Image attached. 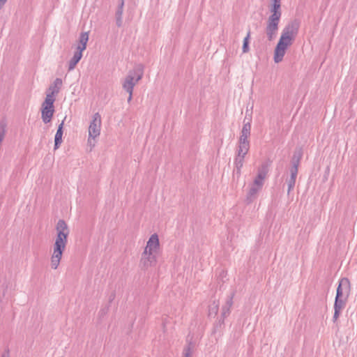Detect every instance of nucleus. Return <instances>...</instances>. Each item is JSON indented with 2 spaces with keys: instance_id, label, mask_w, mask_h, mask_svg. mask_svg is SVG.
Segmentation results:
<instances>
[{
  "instance_id": "obj_29",
  "label": "nucleus",
  "mask_w": 357,
  "mask_h": 357,
  "mask_svg": "<svg viewBox=\"0 0 357 357\" xmlns=\"http://www.w3.org/2000/svg\"><path fill=\"white\" fill-rule=\"evenodd\" d=\"M272 4H281V0H271Z\"/></svg>"
},
{
  "instance_id": "obj_16",
  "label": "nucleus",
  "mask_w": 357,
  "mask_h": 357,
  "mask_svg": "<svg viewBox=\"0 0 357 357\" xmlns=\"http://www.w3.org/2000/svg\"><path fill=\"white\" fill-rule=\"evenodd\" d=\"M261 190V188L252 185L250 190L248 191L246 197V201L248 204L252 202L257 197V193Z\"/></svg>"
},
{
  "instance_id": "obj_11",
  "label": "nucleus",
  "mask_w": 357,
  "mask_h": 357,
  "mask_svg": "<svg viewBox=\"0 0 357 357\" xmlns=\"http://www.w3.org/2000/svg\"><path fill=\"white\" fill-rule=\"evenodd\" d=\"M160 248V242L158 236L156 234H153L151 236L149 241H147L146 246L145 247V252H157Z\"/></svg>"
},
{
  "instance_id": "obj_15",
  "label": "nucleus",
  "mask_w": 357,
  "mask_h": 357,
  "mask_svg": "<svg viewBox=\"0 0 357 357\" xmlns=\"http://www.w3.org/2000/svg\"><path fill=\"white\" fill-rule=\"evenodd\" d=\"M123 6H124V0H121L119 3L117 10L115 13L116 17V24L118 27H121L122 26V15L123 12Z\"/></svg>"
},
{
  "instance_id": "obj_9",
  "label": "nucleus",
  "mask_w": 357,
  "mask_h": 357,
  "mask_svg": "<svg viewBox=\"0 0 357 357\" xmlns=\"http://www.w3.org/2000/svg\"><path fill=\"white\" fill-rule=\"evenodd\" d=\"M280 20V19H273V17H268L265 32L269 41H272L275 38L278 31Z\"/></svg>"
},
{
  "instance_id": "obj_19",
  "label": "nucleus",
  "mask_w": 357,
  "mask_h": 357,
  "mask_svg": "<svg viewBox=\"0 0 357 357\" xmlns=\"http://www.w3.org/2000/svg\"><path fill=\"white\" fill-rule=\"evenodd\" d=\"M244 157L236 155L234 159V165L236 174L239 176L241 173V168L243 166Z\"/></svg>"
},
{
  "instance_id": "obj_6",
  "label": "nucleus",
  "mask_w": 357,
  "mask_h": 357,
  "mask_svg": "<svg viewBox=\"0 0 357 357\" xmlns=\"http://www.w3.org/2000/svg\"><path fill=\"white\" fill-rule=\"evenodd\" d=\"M55 98H52L50 95H46V98L41 108V117L45 123H50L54 113V102Z\"/></svg>"
},
{
  "instance_id": "obj_27",
  "label": "nucleus",
  "mask_w": 357,
  "mask_h": 357,
  "mask_svg": "<svg viewBox=\"0 0 357 357\" xmlns=\"http://www.w3.org/2000/svg\"><path fill=\"white\" fill-rule=\"evenodd\" d=\"M250 130H251V124H250V122L248 121L247 123H245L244 121V123H243V128L241 130H244V131H250Z\"/></svg>"
},
{
  "instance_id": "obj_10",
  "label": "nucleus",
  "mask_w": 357,
  "mask_h": 357,
  "mask_svg": "<svg viewBox=\"0 0 357 357\" xmlns=\"http://www.w3.org/2000/svg\"><path fill=\"white\" fill-rule=\"evenodd\" d=\"M157 252H147L144 250L140 259V266L142 269H148L149 267L155 266L157 263Z\"/></svg>"
},
{
  "instance_id": "obj_12",
  "label": "nucleus",
  "mask_w": 357,
  "mask_h": 357,
  "mask_svg": "<svg viewBox=\"0 0 357 357\" xmlns=\"http://www.w3.org/2000/svg\"><path fill=\"white\" fill-rule=\"evenodd\" d=\"M234 296V293L231 294V295L227 298L225 304L222 307V323H224V319L230 314V310L233 305Z\"/></svg>"
},
{
  "instance_id": "obj_23",
  "label": "nucleus",
  "mask_w": 357,
  "mask_h": 357,
  "mask_svg": "<svg viewBox=\"0 0 357 357\" xmlns=\"http://www.w3.org/2000/svg\"><path fill=\"white\" fill-rule=\"evenodd\" d=\"M250 38V31L249 30L247 36L243 39V43L242 47V51L243 53H247L250 51L249 48V40Z\"/></svg>"
},
{
  "instance_id": "obj_18",
  "label": "nucleus",
  "mask_w": 357,
  "mask_h": 357,
  "mask_svg": "<svg viewBox=\"0 0 357 357\" xmlns=\"http://www.w3.org/2000/svg\"><path fill=\"white\" fill-rule=\"evenodd\" d=\"M250 149V143H245L239 142H238V146L237 149V155L238 156L244 157L248 153V151Z\"/></svg>"
},
{
  "instance_id": "obj_22",
  "label": "nucleus",
  "mask_w": 357,
  "mask_h": 357,
  "mask_svg": "<svg viewBox=\"0 0 357 357\" xmlns=\"http://www.w3.org/2000/svg\"><path fill=\"white\" fill-rule=\"evenodd\" d=\"M195 345L192 342H188L183 350V357H192Z\"/></svg>"
},
{
  "instance_id": "obj_1",
  "label": "nucleus",
  "mask_w": 357,
  "mask_h": 357,
  "mask_svg": "<svg viewBox=\"0 0 357 357\" xmlns=\"http://www.w3.org/2000/svg\"><path fill=\"white\" fill-rule=\"evenodd\" d=\"M300 27V21L293 20L283 29L280 38L274 50V61L276 63L283 60L286 51L295 40Z\"/></svg>"
},
{
  "instance_id": "obj_7",
  "label": "nucleus",
  "mask_w": 357,
  "mask_h": 357,
  "mask_svg": "<svg viewBox=\"0 0 357 357\" xmlns=\"http://www.w3.org/2000/svg\"><path fill=\"white\" fill-rule=\"evenodd\" d=\"M271 165V160H267L263 162L257 170V175L254 179L253 183L252 185L257 186L262 189L264 185V180L267 176V174L269 171V167Z\"/></svg>"
},
{
  "instance_id": "obj_5",
  "label": "nucleus",
  "mask_w": 357,
  "mask_h": 357,
  "mask_svg": "<svg viewBox=\"0 0 357 357\" xmlns=\"http://www.w3.org/2000/svg\"><path fill=\"white\" fill-rule=\"evenodd\" d=\"M89 40V33L82 32L81 33L79 38V43L76 47V51L74 53L73 56L70 59L68 63V70H73L78 62L82 57V52L86 48V44Z\"/></svg>"
},
{
  "instance_id": "obj_20",
  "label": "nucleus",
  "mask_w": 357,
  "mask_h": 357,
  "mask_svg": "<svg viewBox=\"0 0 357 357\" xmlns=\"http://www.w3.org/2000/svg\"><path fill=\"white\" fill-rule=\"evenodd\" d=\"M298 174L290 172V178L287 179V183L288 185L287 195H289L290 192L294 188L296 184V179Z\"/></svg>"
},
{
  "instance_id": "obj_30",
  "label": "nucleus",
  "mask_w": 357,
  "mask_h": 357,
  "mask_svg": "<svg viewBox=\"0 0 357 357\" xmlns=\"http://www.w3.org/2000/svg\"><path fill=\"white\" fill-rule=\"evenodd\" d=\"M1 357H10L9 351H5L1 354Z\"/></svg>"
},
{
  "instance_id": "obj_17",
  "label": "nucleus",
  "mask_w": 357,
  "mask_h": 357,
  "mask_svg": "<svg viewBox=\"0 0 357 357\" xmlns=\"http://www.w3.org/2000/svg\"><path fill=\"white\" fill-rule=\"evenodd\" d=\"M270 11L271 13L269 17H273V19H280L282 15L281 11V4H271L270 8Z\"/></svg>"
},
{
  "instance_id": "obj_21",
  "label": "nucleus",
  "mask_w": 357,
  "mask_h": 357,
  "mask_svg": "<svg viewBox=\"0 0 357 357\" xmlns=\"http://www.w3.org/2000/svg\"><path fill=\"white\" fill-rule=\"evenodd\" d=\"M219 310V301H214L208 306V317H215Z\"/></svg>"
},
{
  "instance_id": "obj_26",
  "label": "nucleus",
  "mask_w": 357,
  "mask_h": 357,
  "mask_svg": "<svg viewBox=\"0 0 357 357\" xmlns=\"http://www.w3.org/2000/svg\"><path fill=\"white\" fill-rule=\"evenodd\" d=\"M302 156H303L302 149L299 148V149H296V151H294V155L292 156V158L301 160Z\"/></svg>"
},
{
  "instance_id": "obj_2",
  "label": "nucleus",
  "mask_w": 357,
  "mask_h": 357,
  "mask_svg": "<svg viewBox=\"0 0 357 357\" xmlns=\"http://www.w3.org/2000/svg\"><path fill=\"white\" fill-rule=\"evenodd\" d=\"M57 235L54 243V251L51 257V268L56 269L59 266L63 252L66 249L68 242L67 238L70 231L66 222L63 220H59L56 226Z\"/></svg>"
},
{
  "instance_id": "obj_13",
  "label": "nucleus",
  "mask_w": 357,
  "mask_h": 357,
  "mask_svg": "<svg viewBox=\"0 0 357 357\" xmlns=\"http://www.w3.org/2000/svg\"><path fill=\"white\" fill-rule=\"evenodd\" d=\"M62 84V79L61 78H56L54 82L50 86L47 95H50L52 98H54V96L59 93Z\"/></svg>"
},
{
  "instance_id": "obj_8",
  "label": "nucleus",
  "mask_w": 357,
  "mask_h": 357,
  "mask_svg": "<svg viewBox=\"0 0 357 357\" xmlns=\"http://www.w3.org/2000/svg\"><path fill=\"white\" fill-rule=\"evenodd\" d=\"M101 116L98 112L93 116V119L89 127V142L91 143V139H95L100 134Z\"/></svg>"
},
{
  "instance_id": "obj_24",
  "label": "nucleus",
  "mask_w": 357,
  "mask_h": 357,
  "mask_svg": "<svg viewBox=\"0 0 357 357\" xmlns=\"http://www.w3.org/2000/svg\"><path fill=\"white\" fill-rule=\"evenodd\" d=\"M250 131L241 130V136H240L238 142H243V144H245V143H250V142L248 140V137H250Z\"/></svg>"
},
{
  "instance_id": "obj_25",
  "label": "nucleus",
  "mask_w": 357,
  "mask_h": 357,
  "mask_svg": "<svg viewBox=\"0 0 357 357\" xmlns=\"http://www.w3.org/2000/svg\"><path fill=\"white\" fill-rule=\"evenodd\" d=\"M301 160L298 159H291V167L290 169V172H294L295 174H298V166L300 165Z\"/></svg>"
},
{
  "instance_id": "obj_4",
  "label": "nucleus",
  "mask_w": 357,
  "mask_h": 357,
  "mask_svg": "<svg viewBox=\"0 0 357 357\" xmlns=\"http://www.w3.org/2000/svg\"><path fill=\"white\" fill-rule=\"evenodd\" d=\"M144 75V66L138 64L133 68L132 70L129 71L128 74L125 77L122 86L123 89L129 93L128 102H130L132 98V92L135 86L141 80Z\"/></svg>"
},
{
  "instance_id": "obj_28",
  "label": "nucleus",
  "mask_w": 357,
  "mask_h": 357,
  "mask_svg": "<svg viewBox=\"0 0 357 357\" xmlns=\"http://www.w3.org/2000/svg\"><path fill=\"white\" fill-rule=\"evenodd\" d=\"M7 0H0V10L2 8V7L4 6V4L6 3Z\"/></svg>"
},
{
  "instance_id": "obj_3",
  "label": "nucleus",
  "mask_w": 357,
  "mask_h": 357,
  "mask_svg": "<svg viewBox=\"0 0 357 357\" xmlns=\"http://www.w3.org/2000/svg\"><path fill=\"white\" fill-rule=\"evenodd\" d=\"M351 290L350 281L347 278H342L339 281L334 303V315L333 321L335 323L340 317L342 310L345 307L347 299Z\"/></svg>"
},
{
  "instance_id": "obj_14",
  "label": "nucleus",
  "mask_w": 357,
  "mask_h": 357,
  "mask_svg": "<svg viewBox=\"0 0 357 357\" xmlns=\"http://www.w3.org/2000/svg\"><path fill=\"white\" fill-rule=\"evenodd\" d=\"M63 121L59 125L57 131L54 137V150H56L59 148L61 144L62 143V136H63Z\"/></svg>"
}]
</instances>
